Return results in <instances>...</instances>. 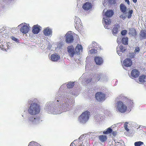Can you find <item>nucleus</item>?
I'll list each match as a JSON object with an SVG mask.
<instances>
[{
	"mask_svg": "<svg viewBox=\"0 0 146 146\" xmlns=\"http://www.w3.org/2000/svg\"><path fill=\"white\" fill-rule=\"evenodd\" d=\"M126 14L123 13V14L121 15L120 17L123 20L125 19L127 17Z\"/></svg>",
	"mask_w": 146,
	"mask_h": 146,
	"instance_id": "c9c22d12",
	"label": "nucleus"
},
{
	"mask_svg": "<svg viewBox=\"0 0 146 146\" xmlns=\"http://www.w3.org/2000/svg\"><path fill=\"white\" fill-rule=\"evenodd\" d=\"M78 21H78H80L81 20L80 18H78V17L75 16V21Z\"/></svg>",
	"mask_w": 146,
	"mask_h": 146,
	"instance_id": "49530a36",
	"label": "nucleus"
},
{
	"mask_svg": "<svg viewBox=\"0 0 146 146\" xmlns=\"http://www.w3.org/2000/svg\"><path fill=\"white\" fill-rule=\"evenodd\" d=\"M143 144V142L139 141L135 142L134 143V145L135 146H140L141 145Z\"/></svg>",
	"mask_w": 146,
	"mask_h": 146,
	"instance_id": "72a5a7b5",
	"label": "nucleus"
},
{
	"mask_svg": "<svg viewBox=\"0 0 146 146\" xmlns=\"http://www.w3.org/2000/svg\"><path fill=\"white\" fill-rule=\"evenodd\" d=\"M84 146V144H83V143H82V144H81L80 146Z\"/></svg>",
	"mask_w": 146,
	"mask_h": 146,
	"instance_id": "6e6d98bb",
	"label": "nucleus"
},
{
	"mask_svg": "<svg viewBox=\"0 0 146 146\" xmlns=\"http://www.w3.org/2000/svg\"><path fill=\"white\" fill-rule=\"evenodd\" d=\"M66 86L68 88H71L74 86V82H70Z\"/></svg>",
	"mask_w": 146,
	"mask_h": 146,
	"instance_id": "473e14b6",
	"label": "nucleus"
},
{
	"mask_svg": "<svg viewBox=\"0 0 146 146\" xmlns=\"http://www.w3.org/2000/svg\"><path fill=\"white\" fill-rule=\"evenodd\" d=\"M126 48L122 46H120L119 47H117V54L119 55H121L122 53L125 51Z\"/></svg>",
	"mask_w": 146,
	"mask_h": 146,
	"instance_id": "f8f14e48",
	"label": "nucleus"
},
{
	"mask_svg": "<svg viewBox=\"0 0 146 146\" xmlns=\"http://www.w3.org/2000/svg\"><path fill=\"white\" fill-rule=\"evenodd\" d=\"M27 121L28 123L33 125L38 124L42 121L39 116H33L31 115L28 116Z\"/></svg>",
	"mask_w": 146,
	"mask_h": 146,
	"instance_id": "39448f33",
	"label": "nucleus"
},
{
	"mask_svg": "<svg viewBox=\"0 0 146 146\" xmlns=\"http://www.w3.org/2000/svg\"><path fill=\"white\" fill-rule=\"evenodd\" d=\"M128 123L127 122H125V124H124V127L125 128V129L127 131H129V129L127 128V124Z\"/></svg>",
	"mask_w": 146,
	"mask_h": 146,
	"instance_id": "58836bf2",
	"label": "nucleus"
},
{
	"mask_svg": "<svg viewBox=\"0 0 146 146\" xmlns=\"http://www.w3.org/2000/svg\"><path fill=\"white\" fill-rule=\"evenodd\" d=\"M139 81L141 83H144L146 81V78L144 75H143L139 77Z\"/></svg>",
	"mask_w": 146,
	"mask_h": 146,
	"instance_id": "393cba45",
	"label": "nucleus"
},
{
	"mask_svg": "<svg viewBox=\"0 0 146 146\" xmlns=\"http://www.w3.org/2000/svg\"><path fill=\"white\" fill-rule=\"evenodd\" d=\"M22 116L23 117V115H22Z\"/></svg>",
	"mask_w": 146,
	"mask_h": 146,
	"instance_id": "13d9d810",
	"label": "nucleus"
},
{
	"mask_svg": "<svg viewBox=\"0 0 146 146\" xmlns=\"http://www.w3.org/2000/svg\"><path fill=\"white\" fill-rule=\"evenodd\" d=\"M23 24H21L18 26H21L20 28V31L23 33L26 34L29 30V28L28 26L27 25H23Z\"/></svg>",
	"mask_w": 146,
	"mask_h": 146,
	"instance_id": "9d476101",
	"label": "nucleus"
},
{
	"mask_svg": "<svg viewBox=\"0 0 146 146\" xmlns=\"http://www.w3.org/2000/svg\"><path fill=\"white\" fill-rule=\"evenodd\" d=\"M116 111L121 113L125 112L127 110V106L125 103L121 101H119L116 103L115 106Z\"/></svg>",
	"mask_w": 146,
	"mask_h": 146,
	"instance_id": "20e7f679",
	"label": "nucleus"
},
{
	"mask_svg": "<svg viewBox=\"0 0 146 146\" xmlns=\"http://www.w3.org/2000/svg\"><path fill=\"white\" fill-rule=\"evenodd\" d=\"M11 39L13 40L16 42H19V39L16 38L15 37L13 36H12L11 37Z\"/></svg>",
	"mask_w": 146,
	"mask_h": 146,
	"instance_id": "e433bc0d",
	"label": "nucleus"
},
{
	"mask_svg": "<svg viewBox=\"0 0 146 146\" xmlns=\"http://www.w3.org/2000/svg\"><path fill=\"white\" fill-rule=\"evenodd\" d=\"M99 139L102 142H104L107 139V137L105 135H101L99 137Z\"/></svg>",
	"mask_w": 146,
	"mask_h": 146,
	"instance_id": "a878e982",
	"label": "nucleus"
},
{
	"mask_svg": "<svg viewBox=\"0 0 146 146\" xmlns=\"http://www.w3.org/2000/svg\"><path fill=\"white\" fill-rule=\"evenodd\" d=\"M108 2L110 4H114L115 3V0H109Z\"/></svg>",
	"mask_w": 146,
	"mask_h": 146,
	"instance_id": "a19ab883",
	"label": "nucleus"
},
{
	"mask_svg": "<svg viewBox=\"0 0 146 146\" xmlns=\"http://www.w3.org/2000/svg\"><path fill=\"white\" fill-rule=\"evenodd\" d=\"M97 65H100L103 62V60L101 57H96L94 59Z\"/></svg>",
	"mask_w": 146,
	"mask_h": 146,
	"instance_id": "6ab92c4d",
	"label": "nucleus"
},
{
	"mask_svg": "<svg viewBox=\"0 0 146 146\" xmlns=\"http://www.w3.org/2000/svg\"><path fill=\"white\" fill-rule=\"evenodd\" d=\"M86 137V135L84 134L83 135H81L80 137L79 138V140H81L83 139V138L85 137Z\"/></svg>",
	"mask_w": 146,
	"mask_h": 146,
	"instance_id": "a18cd8bd",
	"label": "nucleus"
},
{
	"mask_svg": "<svg viewBox=\"0 0 146 146\" xmlns=\"http://www.w3.org/2000/svg\"><path fill=\"white\" fill-rule=\"evenodd\" d=\"M73 34L71 31H68L65 35L66 41V43H70L73 41Z\"/></svg>",
	"mask_w": 146,
	"mask_h": 146,
	"instance_id": "423d86ee",
	"label": "nucleus"
},
{
	"mask_svg": "<svg viewBox=\"0 0 146 146\" xmlns=\"http://www.w3.org/2000/svg\"><path fill=\"white\" fill-rule=\"evenodd\" d=\"M120 8L121 11L124 14H127L126 12L127 7L123 4H121L120 5Z\"/></svg>",
	"mask_w": 146,
	"mask_h": 146,
	"instance_id": "aec40b11",
	"label": "nucleus"
},
{
	"mask_svg": "<svg viewBox=\"0 0 146 146\" xmlns=\"http://www.w3.org/2000/svg\"><path fill=\"white\" fill-rule=\"evenodd\" d=\"M120 27V26L118 25H115L113 27L112 30V33L114 35H115L117 33L119 28Z\"/></svg>",
	"mask_w": 146,
	"mask_h": 146,
	"instance_id": "412c9836",
	"label": "nucleus"
},
{
	"mask_svg": "<svg viewBox=\"0 0 146 146\" xmlns=\"http://www.w3.org/2000/svg\"><path fill=\"white\" fill-rule=\"evenodd\" d=\"M96 50L94 49H92L90 51V53L91 54H93L96 52Z\"/></svg>",
	"mask_w": 146,
	"mask_h": 146,
	"instance_id": "de8ad7c7",
	"label": "nucleus"
},
{
	"mask_svg": "<svg viewBox=\"0 0 146 146\" xmlns=\"http://www.w3.org/2000/svg\"><path fill=\"white\" fill-rule=\"evenodd\" d=\"M77 140H75L73 142L71 143L70 146H73V145H75L74 142H75Z\"/></svg>",
	"mask_w": 146,
	"mask_h": 146,
	"instance_id": "8fccbe9b",
	"label": "nucleus"
},
{
	"mask_svg": "<svg viewBox=\"0 0 146 146\" xmlns=\"http://www.w3.org/2000/svg\"><path fill=\"white\" fill-rule=\"evenodd\" d=\"M96 99L99 102L103 101L105 99V96L104 94L101 92H98L95 95Z\"/></svg>",
	"mask_w": 146,
	"mask_h": 146,
	"instance_id": "0eeeda50",
	"label": "nucleus"
},
{
	"mask_svg": "<svg viewBox=\"0 0 146 146\" xmlns=\"http://www.w3.org/2000/svg\"><path fill=\"white\" fill-rule=\"evenodd\" d=\"M133 12V11L132 10H129L127 15V17L128 18H130L131 17Z\"/></svg>",
	"mask_w": 146,
	"mask_h": 146,
	"instance_id": "f704fd0d",
	"label": "nucleus"
},
{
	"mask_svg": "<svg viewBox=\"0 0 146 146\" xmlns=\"http://www.w3.org/2000/svg\"><path fill=\"white\" fill-rule=\"evenodd\" d=\"M60 58V56L56 54H52L50 57L51 60L54 62H57Z\"/></svg>",
	"mask_w": 146,
	"mask_h": 146,
	"instance_id": "2eb2a0df",
	"label": "nucleus"
},
{
	"mask_svg": "<svg viewBox=\"0 0 146 146\" xmlns=\"http://www.w3.org/2000/svg\"><path fill=\"white\" fill-rule=\"evenodd\" d=\"M44 35L46 36H49L52 33L51 29L48 27H47L44 30Z\"/></svg>",
	"mask_w": 146,
	"mask_h": 146,
	"instance_id": "a211bd4d",
	"label": "nucleus"
},
{
	"mask_svg": "<svg viewBox=\"0 0 146 146\" xmlns=\"http://www.w3.org/2000/svg\"><path fill=\"white\" fill-rule=\"evenodd\" d=\"M113 14V11L112 10H107L105 13V15L107 17H111Z\"/></svg>",
	"mask_w": 146,
	"mask_h": 146,
	"instance_id": "4be33fe9",
	"label": "nucleus"
},
{
	"mask_svg": "<svg viewBox=\"0 0 146 146\" xmlns=\"http://www.w3.org/2000/svg\"><path fill=\"white\" fill-rule=\"evenodd\" d=\"M75 23V28L77 27L78 28H81L82 25L80 21H74Z\"/></svg>",
	"mask_w": 146,
	"mask_h": 146,
	"instance_id": "cd10ccee",
	"label": "nucleus"
},
{
	"mask_svg": "<svg viewBox=\"0 0 146 146\" xmlns=\"http://www.w3.org/2000/svg\"><path fill=\"white\" fill-rule=\"evenodd\" d=\"M129 32L128 34L129 35L131 36H135L136 35V30L133 28H131L129 29Z\"/></svg>",
	"mask_w": 146,
	"mask_h": 146,
	"instance_id": "b1692460",
	"label": "nucleus"
},
{
	"mask_svg": "<svg viewBox=\"0 0 146 146\" xmlns=\"http://www.w3.org/2000/svg\"><path fill=\"white\" fill-rule=\"evenodd\" d=\"M134 56V54L133 53H129V57L131 58H133Z\"/></svg>",
	"mask_w": 146,
	"mask_h": 146,
	"instance_id": "79ce46f5",
	"label": "nucleus"
},
{
	"mask_svg": "<svg viewBox=\"0 0 146 146\" xmlns=\"http://www.w3.org/2000/svg\"><path fill=\"white\" fill-rule=\"evenodd\" d=\"M60 45H61V46L62 45V44L61 43H60Z\"/></svg>",
	"mask_w": 146,
	"mask_h": 146,
	"instance_id": "4d7b16f0",
	"label": "nucleus"
},
{
	"mask_svg": "<svg viewBox=\"0 0 146 146\" xmlns=\"http://www.w3.org/2000/svg\"><path fill=\"white\" fill-rule=\"evenodd\" d=\"M103 23L106 29H109L111 28L110 25L111 23V21L110 19L103 18Z\"/></svg>",
	"mask_w": 146,
	"mask_h": 146,
	"instance_id": "1a4fd4ad",
	"label": "nucleus"
},
{
	"mask_svg": "<svg viewBox=\"0 0 146 146\" xmlns=\"http://www.w3.org/2000/svg\"><path fill=\"white\" fill-rule=\"evenodd\" d=\"M112 129L111 128L109 127L108 128L106 131L103 132L104 134H108L111 133L112 131Z\"/></svg>",
	"mask_w": 146,
	"mask_h": 146,
	"instance_id": "2f4dec72",
	"label": "nucleus"
},
{
	"mask_svg": "<svg viewBox=\"0 0 146 146\" xmlns=\"http://www.w3.org/2000/svg\"><path fill=\"white\" fill-rule=\"evenodd\" d=\"M84 75H83V74L82 75V76L80 78H79V80H82L83 79H84V81H85V80L83 78H84Z\"/></svg>",
	"mask_w": 146,
	"mask_h": 146,
	"instance_id": "3c124183",
	"label": "nucleus"
},
{
	"mask_svg": "<svg viewBox=\"0 0 146 146\" xmlns=\"http://www.w3.org/2000/svg\"><path fill=\"white\" fill-rule=\"evenodd\" d=\"M112 134L114 136H115L117 134V132L115 131H112L111 132Z\"/></svg>",
	"mask_w": 146,
	"mask_h": 146,
	"instance_id": "09e8293b",
	"label": "nucleus"
},
{
	"mask_svg": "<svg viewBox=\"0 0 146 146\" xmlns=\"http://www.w3.org/2000/svg\"><path fill=\"white\" fill-rule=\"evenodd\" d=\"M125 2L127 3L128 4H129V0H125Z\"/></svg>",
	"mask_w": 146,
	"mask_h": 146,
	"instance_id": "603ef678",
	"label": "nucleus"
},
{
	"mask_svg": "<svg viewBox=\"0 0 146 146\" xmlns=\"http://www.w3.org/2000/svg\"><path fill=\"white\" fill-rule=\"evenodd\" d=\"M82 46L81 45L78 44L75 48V50L76 52V53L77 54H80L79 52L82 50Z\"/></svg>",
	"mask_w": 146,
	"mask_h": 146,
	"instance_id": "5701e85b",
	"label": "nucleus"
},
{
	"mask_svg": "<svg viewBox=\"0 0 146 146\" xmlns=\"http://www.w3.org/2000/svg\"><path fill=\"white\" fill-rule=\"evenodd\" d=\"M127 31L126 30H123L121 31V33L122 35H125L127 33Z\"/></svg>",
	"mask_w": 146,
	"mask_h": 146,
	"instance_id": "ea45409f",
	"label": "nucleus"
},
{
	"mask_svg": "<svg viewBox=\"0 0 146 146\" xmlns=\"http://www.w3.org/2000/svg\"><path fill=\"white\" fill-rule=\"evenodd\" d=\"M139 47H136L134 51V53L135 54H137L139 52Z\"/></svg>",
	"mask_w": 146,
	"mask_h": 146,
	"instance_id": "4c0bfd02",
	"label": "nucleus"
},
{
	"mask_svg": "<svg viewBox=\"0 0 146 146\" xmlns=\"http://www.w3.org/2000/svg\"><path fill=\"white\" fill-rule=\"evenodd\" d=\"M68 52L70 54L71 57H73L75 54V52L74 50V48L73 46H68L67 48Z\"/></svg>",
	"mask_w": 146,
	"mask_h": 146,
	"instance_id": "ddd939ff",
	"label": "nucleus"
},
{
	"mask_svg": "<svg viewBox=\"0 0 146 146\" xmlns=\"http://www.w3.org/2000/svg\"><path fill=\"white\" fill-rule=\"evenodd\" d=\"M141 36L144 38H146V30L141 31L140 33Z\"/></svg>",
	"mask_w": 146,
	"mask_h": 146,
	"instance_id": "bb28decb",
	"label": "nucleus"
},
{
	"mask_svg": "<svg viewBox=\"0 0 146 146\" xmlns=\"http://www.w3.org/2000/svg\"><path fill=\"white\" fill-rule=\"evenodd\" d=\"M92 80V78H90L86 80V83H89Z\"/></svg>",
	"mask_w": 146,
	"mask_h": 146,
	"instance_id": "37998d69",
	"label": "nucleus"
},
{
	"mask_svg": "<svg viewBox=\"0 0 146 146\" xmlns=\"http://www.w3.org/2000/svg\"><path fill=\"white\" fill-rule=\"evenodd\" d=\"M121 40V38H118L117 39V42L118 43L119 40Z\"/></svg>",
	"mask_w": 146,
	"mask_h": 146,
	"instance_id": "864d4df0",
	"label": "nucleus"
},
{
	"mask_svg": "<svg viewBox=\"0 0 146 146\" xmlns=\"http://www.w3.org/2000/svg\"><path fill=\"white\" fill-rule=\"evenodd\" d=\"M131 76L133 78H136L139 75V72L137 70L133 69L131 72Z\"/></svg>",
	"mask_w": 146,
	"mask_h": 146,
	"instance_id": "f3484780",
	"label": "nucleus"
},
{
	"mask_svg": "<svg viewBox=\"0 0 146 146\" xmlns=\"http://www.w3.org/2000/svg\"><path fill=\"white\" fill-rule=\"evenodd\" d=\"M123 64L126 67H130L132 64V62L130 59L127 58L124 60Z\"/></svg>",
	"mask_w": 146,
	"mask_h": 146,
	"instance_id": "4468645a",
	"label": "nucleus"
},
{
	"mask_svg": "<svg viewBox=\"0 0 146 146\" xmlns=\"http://www.w3.org/2000/svg\"><path fill=\"white\" fill-rule=\"evenodd\" d=\"M38 144L36 142L32 141L29 143L28 146H41L40 145H37Z\"/></svg>",
	"mask_w": 146,
	"mask_h": 146,
	"instance_id": "c756f323",
	"label": "nucleus"
},
{
	"mask_svg": "<svg viewBox=\"0 0 146 146\" xmlns=\"http://www.w3.org/2000/svg\"><path fill=\"white\" fill-rule=\"evenodd\" d=\"M132 1L134 3H136L137 1V0H132Z\"/></svg>",
	"mask_w": 146,
	"mask_h": 146,
	"instance_id": "5fc2aeb1",
	"label": "nucleus"
},
{
	"mask_svg": "<svg viewBox=\"0 0 146 146\" xmlns=\"http://www.w3.org/2000/svg\"><path fill=\"white\" fill-rule=\"evenodd\" d=\"M92 4L89 3L87 2L84 4L83 6L82 7L83 9L85 10H88L90 9H91L92 8Z\"/></svg>",
	"mask_w": 146,
	"mask_h": 146,
	"instance_id": "dca6fc26",
	"label": "nucleus"
},
{
	"mask_svg": "<svg viewBox=\"0 0 146 146\" xmlns=\"http://www.w3.org/2000/svg\"><path fill=\"white\" fill-rule=\"evenodd\" d=\"M38 100L36 99L29 100L28 103L31 104L28 108V112L31 115H35L40 112L39 105L37 104Z\"/></svg>",
	"mask_w": 146,
	"mask_h": 146,
	"instance_id": "f03ea898",
	"label": "nucleus"
},
{
	"mask_svg": "<svg viewBox=\"0 0 146 146\" xmlns=\"http://www.w3.org/2000/svg\"><path fill=\"white\" fill-rule=\"evenodd\" d=\"M124 103L129 109H131L133 107V103L132 100L129 99L126 97L124 99Z\"/></svg>",
	"mask_w": 146,
	"mask_h": 146,
	"instance_id": "6e6552de",
	"label": "nucleus"
},
{
	"mask_svg": "<svg viewBox=\"0 0 146 146\" xmlns=\"http://www.w3.org/2000/svg\"><path fill=\"white\" fill-rule=\"evenodd\" d=\"M96 119V121L97 122H98L99 123L101 121H102V119L100 117V115H96L95 116V117Z\"/></svg>",
	"mask_w": 146,
	"mask_h": 146,
	"instance_id": "7c9ffc66",
	"label": "nucleus"
},
{
	"mask_svg": "<svg viewBox=\"0 0 146 146\" xmlns=\"http://www.w3.org/2000/svg\"><path fill=\"white\" fill-rule=\"evenodd\" d=\"M90 116V113L88 111H86L80 116L78 120L81 124L85 123L88 120Z\"/></svg>",
	"mask_w": 146,
	"mask_h": 146,
	"instance_id": "7ed1b4c3",
	"label": "nucleus"
},
{
	"mask_svg": "<svg viewBox=\"0 0 146 146\" xmlns=\"http://www.w3.org/2000/svg\"><path fill=\"white\" fill-rule=\"evenodd\" d=\"M65 84H63L60 87L57 94H56L55 99L54 101H50L46 105L45 110L49 113L57 114L60 113L61 109L64 111H69L70 105L74 103V100L70 99L69 94H70L75 96L78 94V92L76 90H70L68 92L64 93L61 92L62 89Z\"/></svg>",
	"mask_w": 146,
	"mask_h": 146,
	"instance_id": "f257e3e1",
	"label": "nucleus"
},
{
	"mask_svg": "<svg viewBox=\"0 0 146 146\" xmlns=\"http://www.w3.org/2000/svg\"><path fill=\"white\" fill-rule=\"evenodd\" d=\"M128 38L127 37H124L122 39V42L125 45L127 44H128Z\"/></svg>",
	"mask_w": 146,
	"mask_h": 146,
	"instance_id": "c85d7f7f",
	"label": "nucleus"
},
{
	"mask_svg": "<svg viewBox=\"0 0 146 146\" xmlns=\"http://www.w3.org/2000/svg\"><path fill=\"white\" fill-rule=\"evenodd\" d=\"M95 78H96V80H99L100 78V75L99 74H97L95 76Z\"/></svg>",
	"mask_w": 146,
	"mask_h": 146,
	"instance_id": "c03bdc74",
	"label": "nucleus"
},
{
	"mask_svg": "<svg viewBox=\"0 0 146 146\" xmlns=\"http://www.w3.org/2000/svg\"><path fill=\"white\" fill-rule=\"evenodd\" d=\"M41 27L37 25H34L33 27L32 32L35 34H37L40 31Z\"/></svg>",
	"mask_w": 146,
	"mask_h": 146,
	"instance_id": "9b49d317",
	"label": "nucleus"
}]
</instances>
